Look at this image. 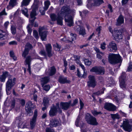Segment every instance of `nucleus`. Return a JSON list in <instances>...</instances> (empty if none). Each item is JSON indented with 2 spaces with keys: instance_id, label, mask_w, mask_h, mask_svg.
Masks as SVG:
<instances>
[{
  "instance_id": "f257e3e1",
  "label": "nucleus",
  "mask_w": 132,
  "mask_h": 132,
  "mask_svg": "<svg viewBox=\"0 0 132 132\" xmlns=\"http://www.w3.org/2000/svg\"><path fill=\"white\" fill-rule=\"evenodd\" d=\"M75 13V10L70 9L69 6H63L57 15L54 14L51 15L50 17L52 21H49V22L51 24H53L54 23L53 21H56L58 24L62 26L63 24L62 16H65V21L67 26L70 27L73 26V19Z\"/></svg>"
},
{
  "instance_id": "f03ea898",
  "label": "nucleus",
  "mask_w": 132,
  "mask_h": 132,
  "mask_svg": "<svg viewBox=\"0 0 132 132\" xmlns=\"http://www.w3.org/2000/svg\"><path fill=\"white\" fill-rule=\"evenodd\" d=\"M108 60L109 62L112 64L120 63L122 61L121 57L120 55L114 54H109Z\"/></svg>"
},
{
  "instance_id": "7ed1b4c3",
  "label": "nucleus",
  "mask_w": 132,
  "mask_h": 132,
  "mask_svg": "<svg viewBox=\"0 0 132 132\" xmlns=\"http://www.w3.org/2000/svg\"><path fill=\"white\" fill-rule=\"evenodd\" d=\"M121 127H122L125 130L130 131L132 130V122L128 119H125L123 121L122 125Z\"/></svg>"
},
{
  "instance_id": "20e7f679",
  "label": "nucleus",
  "mask_w": 132,
  "mask_h": 132,
  "mask_svg": "<svg viewBox=\"0 0 132 132\" xmlns=\"http://www.w3.org/2000/svg\"><path fill=\"white\" fill-rule=\"evenodd\" d=\"M16 78H14L12 79L11 78H9L6 83V91H10L15 84Z\"/></svg>"
},
{
  "instance_id": "39448f33",
  "label": "nucleus",
  "mask_w": 132,
  "mask_h": 132,
  "mask_svg": "<svg viewBox=\"0 0 132 132\" xmlns=\"http://www.w3.org/2000/svg\"><path fill=\"white\" fill-rule=\"evenodd\" d=\"M85 118L87 122L90 125L94 126L98 124L96 118L89 113H87L86 114Z\"/></svg>"
},
{
  "instance_id": "423d86ee",
  "label": "nucleus",
  "mask_w": 132,
  "mask_h": 132,
  "mask_svg": "<svg viewBox=\"0 0 132 132\" xmlns=\"http://www.w3.org/2000/svg\"><path fill=\"white\" fill-rule=\"evenodd\" d=\"M125 73L122 72V74L119 78L120 86V87L123 89L126 88V84L125 82Z\"/></svg>"
},
{
  "instance_id": "0eeeda50",
  "label": "nucleus",
  "mask_w": 132,
  "mask_h": 132,
  "mask_svg": "<svg viewBox=\"0 0 132 132\" xmlns=\"http://www.w3.org/2000/svg\"><path fill=\"white\" fill-rule=\"evenodd\" d=\"M121 33L118 30L115 29L113 31L112 35L114 38V39L117 41H118L120 39H122V36Z\"/></svg>"
},
{
  "instance_id": "6e6552de",
  "label": "nucleus",
  "mask_w": 132,
  "mask_h": 132,
  "mask_svg": "<svg viewBox=\"0 0 132 132\" xmlns=\"http://www.w3.org/2000/svg\"><path fill=\"white\" fill-rule=\"evenodd\" d=\"M89 80L87 82V85L89 87L94 88L96 85L95 77L94 76L90 75L88 76Z\"/></svg>"
},
{
  "instance_id": "1a4fd4ad",
  "label": "nucleus",
  "mask_w": 132,
  "mask_h": 132,
  "mask_svg": "<svg viewBox=\"0 0 132 132\" xmlns=\"http://www.w3.org/2000/svg\"><path fill=\"white\" fill-rule=\"evenodd\" d=\"M59 109V103H57L56 106H53L51 108L49 113L50 116L51 117H53L55 115L57 112V110Z\"/></svg>"
},
{
  "instance_id": "9d476101",
  "label": "nucleus",
  "mask_w": 132,
  "mask_h": 132,
  "mask_svg": "<svg viewBox=\"0 0 132 132\" xmlns=\"http://www.w3.org/2000/svg\"><path fill=\"white\" fill-rule=\"evenodd\" d=\"M90 71L95 72L97 74L103 75L104 72V70L103 68L96 67L93 68Z\"/></svg>"
},
{
  "instance_id": "9b49d317",
  "label": "nucleus",
  "mask_w": 132,
  "mask_h": 132,
  "mask_svg": "<svg viewBox=\"0 0 132 132\" xmlns=\"http://www.w3.org/2000/svg\"><path fill=\"white\" fill-rule=\"evenodd\" d=\"M37 116L38 111L37 109H36L34 111L33 117L30 120V125L32 129L35 127Z\"/></svg>"
},
{
  "instance_id": "f8f14e48",
  "label": "nucleus",
  "mask_w": 132,
  "mask_h": 132,
  "mask_svg": "<svg viewBox=\"0 0 132 132\" xmlns=\"http://www.w3.org/2000/svg\"><path fill=\"white\" fill-rule=\"evenodd\" d=\"M108 50L111 52H114L117 50L116 44L113 41L109 43L107 46Z\"/></svg>"
},
{
  "instance_id": "ddd939ff",
  "label": "nucleus",
  "mask_w": 132,
  "mask_h": 132,
  "mask_svg": "<svg viewBox=\"0 0 132 132\" xmlns=\"http://www.w3.org/2000/svg\"><path fill=\"white\" fill-rule=\"evenodd\" d=\"M32 105V102L31 101H29L26 104L25 107V109L26 111L28 113V114L29 116L32 114L33 112L31 109V106Z\"/></svg>"
},
{
  "instance_id": "4468645a",
  "label": "nucleus",
  "mask_w": 132,
  "mask_h": 132,
  "mask_svg": "<svg viewBox=\"0 0 132 132\" xmlns=\"http://www.w3.org/2000/svg\"><path fill=\"white\" fill-rule=\"evenodd\" d=\"M104 108L105 109L109 111H114L116 109V106L110 103H105Z\"/></svg>"
},
{
  "instance_id": "2eb2a0df",
  "label": "nucleus",
  "mask_w": 132,
  "mask_h": 132,
  "mask_svg": "<svg viewBox=\"0 0 132 132\" xmlns=\"http://www.w3.org/2000/svg\"><path fill=\"white\" fill-rule=\"evenodd\" d=\"M44 29L42 27L39 28V32L42 40L45 41L46 40L47 32L46 31H43Z\"/></svg>"
},
{
  "instance_id": "dca6fc26",
  "label": "nucleus",
  "mask_w": 132,
  "mask_h": 132,
  "mask_svg": "<svg viewBox=\"0 0 132 132\" xmlns=\"http://www.w3.org/2000/svg\"><path fill=\"white\" fill-rule=\"evenodd\" d=\"M12 76L10 75L7 71H5L3 72L2 74L0 77V81L1 82H4L5 79L7 77L12 78Z\"/></svg>"
},
{
  "instance_id": "f3484780",
  "label": "nucleus",
  "mask_w": 132,
  "mask_h": 132,
  "mask_svg": "<svg viewBox=\"0 0 132 132\" xmlns=\"http://www.w3.org/2000/svg\"><path fill=\"white\" fill-rule=\"evenodd\" d=\"M71 101H70L68 102H61L60 103V105L61 108L63 110H67L71 106Z\"/></svg>"
},
{
  "instance_id": "a211bd4d",
  "label": "nucleus",
  "mask_w": 132,
  "mask_h": 132,
  "mask_svg": "<svg viewBox=\"0 0 132 132\" xmlns=\"http://www.w3.org/2000/svg\"><path fill=\"white\" fill-rule=\"evenodd\" d=\"M36 15V13L35 10L34 9H32L30 14L31 18L32 19H30L29 20V22L30 23H31L32 25H33L35 20L36 19V18L35 16Z\"/></svg>"
},
{
  "instance_id": "6ab92c4d",
  "label": "nucleus",
  "mask_w": 132,
  "mask_h": 132,
  "mask_svg": "<svg viewBox=\"0 0 132 132\" xmlns=\"http://www.w3.org/2000/svg\"><path fill=\"white\" fill-rule=\"evenodd\" d=\"M59 124V121L58 120L54 119L50 120L49 125L51 127H56Z\"/></svg>"
},
{
  "instance_id": "aec40b11",
  "label": "nucleus",
  "mask_w": 132,
  "mask_h": 132,
  "mask_svg": "<svg viewBox=\"0 0 132 132\" xmlns=\"http://www.w3.org/2000/svg\"><path fill=\"white\" fill-rule=\"evenodd\" d=\"M32 60V59L30 56H28L26 58L25 62L26 63V64L28 65V69H27L29 72L30 71V62Z\"/></svg>"
},
{
  "instance_id": "412c9836",
  "label": "nucleus",
  "mask_w": 132,
  "mask_h": 132,
  "mask_svg": "<svg viewBox=\"0 0 132 132\" xmlns=\"http://www.w3.org/2000/svg\"><path fill=\"white\" fill-rule=\"evenodd\" d=\"M46 48L48 56L49 57L52 56V54L51 53L52 46L50 44H46Z\"/></svg>"
},
{
  "instance_id": "4be33fe9",
  "label": "nucleus",
  "mask_w": 132,
  "mask_h": 132,
  "mask_svg": "<svg viewBox=\"0 0 132 132\" xmlns=\"http://www.w3.org/2000/svg\"><path fill=\"white\" fill-rule=\"evenodd\" d=\"M59 81L61 84H64L65 83H69L70 81L67 79L66 77L63 76H60L59 77Z\"/></svg>"
},
{
  "instance_id": "5701e85b",
  "label": "nucleus",
  "mask_w": 132,
  "mask_h": 132,
  "mask_svg": "<svg viewBox=\"0 0 132 132\" xmlns=\"http://www.w3.org/2000/svg\"><path fill=\"white\" fill-rule=\"evenodd\" d=\"M17 4L16 0H10L9 5L7 6V8L10 9L12 8Z\"/></svg>"
},
{
  "instance_id": "b1692460",
  "label": "nucleus",
  "mask_w": 132,
  "mask_h": 132,
  "mask_svg": "<svg viewBox=\"0 0 132 132\" xmlns=\"http://www.w3.org/2000/svg\"><path fill=\"white\" fill-rule=\"evenodd\" d=\"M124 18L122 15H120L118 18L116 22V25L117 26L121 25L124 23Z\"/></svg>"
},
{
  "instance_id": "393cba45",
  "label": "nucleus",
  "mask_w": 132,
  "mask_h": 132,
  "mask_svg": "<svg viewBox=\"0 0 132 132\" xmlns=\"http://www.w3.org/2000/svg\"><path fill=\"white\" fill-rule=\"evenodd\" d=\"M41 85L43 87L44 84L48 83L49 80V78L48 77H46L41 78L40 79Z\"/></svg>"
},
{
  "instance_id": "a878e982",
  "label": "nucleus",
  "mask_w": 132,
  "mask_h": 132,
  "mask_svg": "<svg viewBox=\"0 0 132 132\" xmlns=\"http://www.w3.org/2000/svg\"><path fill=\"white\" fill-rule=\"evenodd\" d=\"M56 72V69L54 67H52L50 68V69L49 70L48 73L47 74L49 76H51L54 75Z\"/></svg>"
},
{
  "instance_id": "bb28decb",
  "label": "nucleus",
  "mask_w": 132,
  "mask_h": 132,
  "mask_svg": "<svg viewBox=\"0 0 132 132\" xmlns=\"http://www.w3.org/2000/svg\"><path fill=\"white\" fill-rule=\"evenodd\" d=\"M31 0H23L21 6L23 7L24 6H27Z\"/></svg>"
},
{
  "instance_id": "cd10ccee",
  "label": "nucleus",
  "mask_w": 132,
  "mask_h": 132,
  "mask_svg": "<svg viewBox=\"0 0 132 132\" xmlns=\"http://www.w3.org/2000/svg\"><path fill=\"white\" fill-rule=\"evenodd\" d=\"M79 35H81L82 36H84L86 34V30L84 28L82 27L80 28L79 31Z\"/></svg>"
},
{
  "instance_id": "c85d7f7f",
  "label": "nucleus",
  "mask_w": 132,
  "mask_h": 132,
  "mask_svg": "<svg viewBox=\"0 0 132 132\" xmlns=\"http://www.w3.org/2000/svg\"><path fill=\"white\" fill-rule=\"evenodd\" d=\"M21 11H22V13L26 16L27 17H28L29 16V14L28 13V10L26 8L23 7V8L22 10Z\"/></svg>"
},
{
  "instance_id": "c756f323",
  "label": "nucleus",
  "mask_w": 132,
  "mask_h": 132,
  "mask_svg": "<svg viewBox=\"0 0 132 132\" xmlns=\"http://www.w3.org/2000/svg\"><path fill=\"white\" fill-rule=\"evenodd\" d=\"M76 35L75 34L71 33L70 34V37H69V40L70 42L73 41L75 40L76 39Z\"/></svg>"
},
{
  "instance_id": "7c9ffc66",
  "label": "nucleus",
  "mask_w": 132,
  "mask_h": 132,
  "mask_svg": "<svg viewBox=\"0 0 132 132\" xmlns=\"http://www.w3.org/2000/svg\"><path fill=\"white\" fill-rule=\"evenodd\" d=\"M94 5L98 6L104 3L103 0H94Z\"/></svg>"
},
{
  "instance_id": "2f4dec72",
  "label": "nucleus",
  "mask_w": 132,
  "mask_h": 132,
  "mask_svg": "<svg viewBox=\"0 0 132 132\" xmlns=\"http://www.w3.org/2000/svg\"><path fill=\"white\" fill-rule=\"evenodd\" d=\"M39 3L38 0H34V2L33 5V7H34L33 9H34L36 11V10L38 9V5Z\"/></svg>"
},
{
  "instance_id": "473e14b6",
  "label": "nucleus",
  "mask_w": 132,
  "mask_h": 132,
  "mask_svg": "<svg viewBox=\"0 0 132 132\" xmlns=\"http://www.w3.org/2000/svg\"><path fill=\"white\" fill-rule=\"evenodd\" d=\"M45 6L44 7L45 10H47L50 4V1L47 0L44 2Z\"/></svg>"
},
{
  "instance_id": "72a5a7b5",
  "label": "nucleus",
  "mask_w": 132,
  "mask_h": 132,
  "mask_svg": "<svg viewBox=\"0 0 132 132\" xmlns=\"http://www.w3.org/2000/svg\"><path fill=\"white\" fill-rule=\"evenodd\" d=\"M49 99L47 97H44L43 101V103L45 106H46L48 103Z\"/></svg>"
},
{
  "instance_id": "f704fd0d",
  "label": "nucleus",
  "mask_w": 132,
  "mask_h": 132,
  "mask_svg": "<svg viewBox=\"0 0 132 132\" xmlns=\"http://www.w3.org/2000/svg\"><path fill=\"white\" fill-rule=\"evenodd\" d=\"M11 33L13 35H14L16 33V28L15 26H11Z\"/></svg>"
},
{
  "instance_id": "c9c22d12",
  "label": "nucleus",
  "mask_w": 132,
  "mask_h": 132,
  "mask_svg": "<svg viewBox=\"0 0 132 132\" xmlns=\"http://www.w3.org/2000/svg\"><path fill=\"white\" fill-rule=\"evenodd\" d=\"M54 49L56 51H59L60 50V46L56 44V45H53Z\"/></svg>"
},
{
  "instance_id": "e433bc0d",
  "label": "nucleus",
  "mask_w": 132,
  "mask_h": 132,
  "mask_svg": "<svg viewBox=\"0 0 132 132\" xmlns=\"http://www.w3.org/2000/svg\"><path fill=\"white\" fill-rule=\"evenodd\" d=\"M111 116L112 118L114 120L115 119H118L120 117L118 114H111Z\"/></svg>"
},
{
  "instance_id": "4c0bfd02",
  "label": "nucleus",
  "mask_w": 132,
  "mask_h": 132,
  "mask_svg": "<svg viewBox=\"0 0 132 132\" xmlns=\"http://www.w3.org/2000/svg\"><path fill=\"white\" fill-rule=\"evenodd\" d=\"M26 48L25 49L22 53V56L24 58H25L26 56L28 54L29 51L26 50Z\"/></svg>"
},
{
  "instance_id": "58836bf2",
  "label": "nucleus",
  "mask_w": 132,
  "mask_h": 132,
  "mask_svg": "<svg viewBox=\"0 0 132 132\" xmlns=\"http://www.w3.org/2000/svg\"><path fill=\"white\" fill-rule=\"evenodd\" d=\"M32 48V45L29 43H27L26 44L25 46V49H26L28 51H29L30 49H31Z\"/></svg>"
},
{
  "instance_id": "ea45409f",
  "label": "nucleus",
  "mask_w": 132,
  "mask_h": 132,
  "mask_svg": "<svg viewBox=\"0 0 132 132\" xmlns=\"http://www.w3.org/2000/svg\"><path fill=\"white\" fill-rule=\"evenodd\" d=\"M16 121V122H19V127L22 128H23V127H22V125L23 124V122H22V121L21 120H20L19 119H17V118Z\"/></svg>"
},
{
  "instance_id": "a19ab883",
  "label": "nucleus",
  "mask_w": 132,
  "mask_h": 132,
  "mask_svg": "<svg viewBox=\"0 0 132 132\" xmlns=\"http://www.w3.org/2000/svg\"><path fill=\"white\" fill-rule=\"evenodd\" d=\"M33 36L37 39L39 38V36L36 30H34L33 31Z\"/></svg>"
},
{
  "instance_id": "79ce46f5",
  "label": "nucleus",
  "mask_w": 132,
  "mask_h": 132,
  "mask_svg": "<svg viewBox=\"0 0 132 132\" xmlns=\"http://www.w3.org/2000/svg\"><path fill=\"white\" fill-rule=\"evenodd\" d=\"M7 13L5 12V10L4 9L2 11L0 12V18H2V16L3 15H6Z\"/></svg>"
},
{
  "instance_id": "37998d69",
  "label": "nucleus",
  "mask_w": 132,
  "mask_h": 132,
  "mask_svg": "<svg viewBox=\"0 0 132 132\" xmlns=\"http://www.w3.org/2000/svg\"><path fill=\"white\" fill-rule=\"evenodd\" d=\"M10 54L11 57L13 58L14 60H16V57L14 56V53L13 51L10 52Z\"/></svg>"
},
{
  "instance_id": "c03bdc74",
  "label": "nucleus",
  "mask_w": 132,
  "mask_h": 132,
  "mask_svg": "<svg viewBox=\"0 0 132 132\" xmlns=\"http://www.w3.org/2000/svg\"><path fill=\"white\" fill-rule=\"evenodd\" d=\"M46 132H55L54 130L50 127H47L46 129Z\"/></svg>"
},
{
  "instance_id": "a18cd8bd",
  "label": "nucleus",
  "mask_w": 132,
  "mask_h": 132,
  "mask_svg": "<svg viewBox=\"0 0 132 132\" xmlns=\"http://www.w3.org/2000/svg\"><path fill=\"white\" fill-rule=\"evenodd\" d=\"M104 55V54L102 52L97 53V58L100 59H102V56Z\"/></svg>"
},
{
  "instance_id": "49530a36",
  "label": "nucleus",
  "mask_w": 132,
  "mask_h": 132,
  "mask_svg": "<svg viewBox=\"0 0 132 132\" xmlns=\"http://www.w3.org/2000/svg\"><path fill=\"white\" fill-rule=\"evenodd\" d=\"M84 62L85 65L88 66L90 65L91 64V62L87 59L84 60Z\"/></svg>"
},
{
  "instance_id": "de8ad7c7",
  "label": "nucleus",
  "mask_w": 132,
  "mask_h": 132,
  "mask_svg": "<svg viewBox=\"0 0 132 132\" xmlns=\"http://www.w3.org/2000/svg\"><path fill=\"white\" fill-rule=\"evenodd\" d=\"M50 88V86L48 85H45L43 88L44 90L46 91H48Z\"/></svg>"
},
{
  "instance_id": "09e8293b",
  "label": "nucleus",
  "mask_w": 132,
  "mask_h": 132,
  "mask_svg": "<svg viewBox=\"0 0 132 132\" xmlns=\"http://www.w3.org/2000/svg\"><path fill=\"white\" fill-rule=\"evenodd\" d=\"M92 112L94 116L97 115L98 114H102L101 112H98L95 111H92Z\"/></svg>"
},
{
  "instance_id": "8fccbe9b",
  "label": "nucleus",
  "mask_w": 132,
  "mask_h": 132,
  "mask_svg": "<svg viewBox=\"0 0 132 132\" xmlns=\"http://www.w3.org/2000/svg\"><path fill=\"white\" fill-rule=\"evenodd\" d=\"M78 100L77 99H76L73 101V103L71 104V105L72 106H73L75 105L78 103Z\"/></svg>"
},
{
  "instance_id": "3c124183",
  "label": "nucleus",
  "mask_w": 132,
  "mask_h": 132,
  "mask_svg": "<svg viewBox=\"0 0 132 132\" xmlns=\"http://www.w3.org/2000/svg\"><path fill=\"white\" fill-rule=\"evenodd\" d=\"M11 107L12 108H14L15 105V100H12L11 103Z\"/></svg>"
},
{
  "instance_id": "603ef678",
  "label": "nucleus",
  "mask_w": 132,
  "mask_h": 132,
  "mask_svg": "<svg viewBox=\"0 0 132 132\" xmlns=\"http://www.w3.org/2000/svg\"><path fill=\"white\" fill-rule=\"evenodd\" d=\"M5 34V33L0 29V39L3 37Z\"/></svg>"
},
{
  "instance_id": "864d4df0",
  "label": "nucleus",
  "mask_w": 132,
  "mask_h": 132,
  "mask_svg": "<svg viewBox=\"0 0 132 132\" xmlns=\"http://www.w3.org/2000/svg\"><path fill=\"white\" fill-rule=\"evenodd\" d=\"M106 44L105 42H103L101 45V48L103 50H104L105 49V46Z\"/></svg>"
},
{
  "instance_id": "5fc2aeb1",
  "label": "nucleus",
  "mask_w": 132,
  "mask_h": 132,
  "mask_svg": "<svg viewBox=\"0 0 132 132\" xmlns=\"http://www.w3.org/2000/svg\"><path fill=\"white\" fill-rule=\"evenodd\" d=\"M127 71H132V63L130 62L129 63V65L128 67Z\"/></svg>"
},
{
  "instance_id": "6e6d98bb",
  "label": "nucleus",
  "mask_w": 132,
  "mask_h": 132,
  "mask_svg": "<svg viewBox=\"0 0 132 132\" xmlns=\"http://www.w3.org/2000/svg\"><path fill=\"white\" fill-rule=\"evenodd\" d=\"M80 65L81 68L83 70H84V74L82 76V77L84 78H85L84 76V75H86V73H85V67L84 65H82V64H80Z\"/></svg>"
},
{
  "instance_id": "4d7b16f0",
  "label": "nucleus",
  "mask_w": 132,
  "mask_h": 132,
  "mask_svg": "<svg viewBox=\"0 0 132 132\" xmlns=\"http://www.w3.org/2000/svg\"><path fill=\"white\" fill-rule=\"evenodd\" d=\"M27 28L28 33L31 34L32 31V29L29 27V25L27 26Z\"/></svg>"
},
{
  "instance_id": "13d9d810",
  "label": "nucleus",
  "mask_w": 132,
  "mask_h": 132,
  "mask_svg": "<svg viewBox=\"0 0 132 132\" xmlns=\"http://www.w3.org/2000/svg\"><path fill=\"white\" fill-rule=\"evenodd\" d=\"M105 89V88H103L102 89L101 92L99 91L96 93V94L97 95H99L101 94H102L104 93V91Z\"/></svg>"
},
{
  "instance_id": "bf43d9fd",
  "label": "nucleus",
  "mask_w": 132,
  "mask_h": 132,
  "mask_svg": "<svg viewBox=\"0 0 132 132\" xmlns=\"http://www.w3.org/2000/svg\"><path fill=\"white\" fill-rule=\"evenodd\" d=\"M80 109H82L84 106V104L81 100L80 99Z\"/></svg>"
},
{
  "instance_id": "052dcab7",
  "label": "nucleus",
  "mask_w": 132,
  "mask_h": 132,
  "mask_svg": "<svg viewBox=\"0 0 132 132\" xmlns=\"http://www.w3.org/2000/svg\"><path fill=\"white\" fill-rule=\"evenodd\" d=\"M9 44L10 45H16L17 44V43L15 41H13L9 42Z\"/></svg>"
},
{
  "instance_id": "680f3d73",
  "label": "nucleus",
  "mask_w": 132,
  "mask_h": 132,
  "mask_svg": "<svg viewBox=\"0 0 132 132\" xmlns=\"http://www.w3.org/2000/svg\"><path fill=\"white\" fill-rule=\"evenodd\" d=\"M25 101L24 100L22 99L20 101V103L22 106H24L25 104Z\"/></svg>"
},
{
  "instance_id": "e2e57ef3",
  "label": "nucleus",
  "mask_w": 132,
  "mask_h": 132,
  "mask_svg": "<svg viewBox=\"0 0 132 132\" xmlns=\"http://www.w3.org/2000/svg\"><path fill=\"white\" fill-rule=\"evenodd\" d=\"M128 0H122L121 2L122 5H124L126 4Z\"/></svg>"
},
{
  "instance_id": "0e129e2a",
  "label": "nucleus",
  "mask_w": 132,
  "mask_h": 132,
  "mask_svg": "<svg viewBox=\"0 0 132 132\" xmlns=\"http://www.w3.org/2000/svg\"><path fill=\"white\" fill-rule=\"evenodd\" d=\"M9 22L8 21H6L5 22L4 24V26L6 29L7 28V26L9 25Z\"/></svg>"
},
{
  "instance_id": "69168bd1",
  "label": "nucleus",
  "mask_w": 132,
  "mask_h": 132,
  "mask_svg": "<svg viewBox=\"0 0 132 132\" xmlns=\"http://www.w3.org/2000/svg\"><path fill=\"white\" fill-rule=\"evenodd\" d=\"M77 2L78 5H81L82 4V0H77Z\"/></svg>"
},
{
  "instance_id": "338daca9",
  "label": "nucleus",
  "mask_w": 132,
  "mask_h": 132,
  "mask_svg": "<svg viewBox=\"0 0 132 132\" xmlns=\"http://www.w3.org/2000/svg\"><path fill=\"white\" fill-rule=\"evenodd\" d=\"M77 75L78 77H81V75L80 74V73L79 71V70H77Z\"/></svg>"
},
{
  "instance_id": "774afa93",
  "label": "nucleus",
  "mask_w": 132,
  "mask_h": 132,
  "mask_svg": "<svg viewBox=\"0 0 132 132\" xmlns=\"http://www.w3.org/2000/svg\"><path fill=\"white\" fill-rule=\"evenodd\" d=\"M41 54L43 55L44 56L46 55V52L44 51H42L40 52Z\"/></svg>"
}]
</instances>
